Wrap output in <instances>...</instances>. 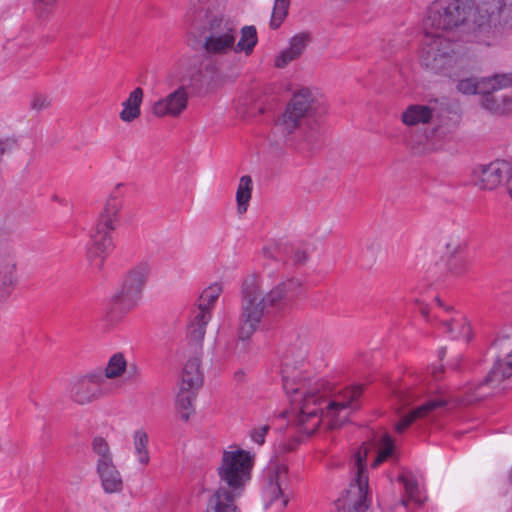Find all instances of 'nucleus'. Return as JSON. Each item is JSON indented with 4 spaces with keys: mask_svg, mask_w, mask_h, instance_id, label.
<instances>
[{
    "mask_svg": "<svg viewBox=\"0 0 512 512\" xmlns=\"http://www.w3.org/2000/svg\"><path fill=\"white\" fill-rule=\"evenodd\" d=\"M294 352L286 351L283 358L282 381L287 394H300L301 398L294 397L291 401L299 403L298 424L307 434L316 431L325 415L330 420V427L343 425L349 416L348 409H355L354 402L362 393V386H354L341 392L334 400L327 401L322 391L324 384L313 380L306 375L300 366L305 361V353L300 351L297 359L293 360Z\"/></svg>",
    "mask_w": 512,
    "mask_h": 512,
    "instance_id": "f257e3e1",
    "label": "nucleus"
},
{
    "mask_svg": "<svg viewBox=\"0 0 512 512\" xmlns=\"http://www.w3.org/2000/svg\"><path fill=\"white\" fill-rule=\"evenodd\" d=\"M227 0H190L185 13L191 45L202 52L204 61L191 71V86H201L205 74L217 72V61L231 54L234 38L239 37V21L225 9Z\"/></svg>",
    "mask_w": 512,
    "mask_h": 512,
    "instance_id": "f03ea898",
    "label": "nucleus"
},
{
    "mask_svg": "<svg viewBox=\"0 0 512 512\" xmlns=\"http://www.w3.org/2000/svg\"><path fill=\"white\" fill-rule=\"evenodd\" d=\"M512 20V0H437L427 11L424 33L458 40L464 33L485 34Z\"/></svg>",
    "mask_w": 512,
    "mask_h": 512,
    "instance_id": "7ed1b4c3",
    "label": "nucleus"
},
{
    "mask_svg": "<svg viewBox=\"0 0 512 512\" xmlns=\"http://www.w3.org/2000/svg\"><path fill=\"white\" fill-rule=\"evenodd\" d=\"M303 282L298 278H289L280 282L269 292L263 291L260 278L248 275L241 287V306L238 318V356L246 352V343L258 329L262 320L289 295L298 293Z\"/></svg>",
    "mask_w": 512,
    "mask_h": 512,
    "instance_id": "20e7f679",
    "label": "nucleus"
},
{
    "mask_svg": "<svg viewBox=\"0 0 512 512\" xmlns=\"http://www.w3.org/2000/svg\"><path fill=\"white\" fill-rule=\"evenodd\" d=\"M325 112L321 102L309 89L295 93L277 119L273 135L278 144L298 151L310 148L316 140V122Z\"/></svg>",
    "mask_w": 512,
    "mask_h": 512,
    "instance_id": "39448f33",
    "label": "nucleus"
},
{
    "mask_svg": "<svg viewBox=\"0 0 512 512\" xmlns=\"http://www.w3.org/2000/svg\"><path fill=\"white\" fill-rule=\"evenodd\" d=\"M253 466L252 456L242 450L224 451L217 467L218 487L207 500L204 512H241L236 500L250 480Z\"/></svg>",
    "mask_w": 512,
    "mask_h": 512,
    "instance_id": "423d86ee",
    "label": "nucleus"
},
{
    "mask_svg": "<svg viewBox=\"0 0 512 512\" xmlns=\"http://www.w3.org/2000/svg\"><path fill=\"white\" fill-rule=\"evenodd\" d=\"M456 41V39L442 34L424 33L420 55L422 67L435 74L458 78L463 65L455 48Z\"/></svg>",
    "mask_w": 512,
    "mask_h": 512,
    "instance_id": "0eeeda50",
    "label": "nucleus"
},
{
    "mask_svg": "<svg viewBox=\"0 0 512 512\" xmlns=\"http://www.w3.org/2000/svg\"><path fill=\"white\" fill-rule=\"evenodd\" d=\"M122 202L116 196H109L99 213L92 234V245L88 250V260L92 268L102 270L108 251L113 246L111 232L119 222Z\"/></svg>",
    "mask_w": 512,
    "mask_h": 512,
    "instance_id": "6e6552de",
    "label": "nucleus"
},
{
    "mask_svg": "<svg viewBox=\"0 0 512 512\" xmlns=\"http://www.w3.org/2000/svg\"><path fill=\"white\" fill-rule=\"evenodd\" d=\"M370 444L364 443L354 455L355 479L345 493L335 501L337 512H367L368 474L367 456Z\"/></svg>",
    "mask_w": 512,
    "mask_h": 512,
    "instance_id": "1a4fd4ad",
    "label": "nucleus"
},
{
    "mask_svg": "<svg viewBox=\"0 0 512 512\" xmlns=\"http://www.w3.org/2000/svg\"><path fill=\"white\" fill-rule=\"evenodd\" d=\"M150 265L140 262L131 267L124 275L120 289L111 298L112 308L127 312L136 306L145 288Z\"/></svg>",
    "mask_w": 512,
    "mask_h": 512,
    "instance_id": "9d476101",
    "label": "nucleus"
},
{
    "mask_svg": "<svg viewBox=\"0 0 512 512\" xmlns=\"http://www.w3.org/2000/svg\"><path fill=\"white\" fill-rule=\"evenodd\" d=\"M104 382L102 370L76 374L69 380L67 387L68 398L76 405L91 404L103 395Z\"/></svg>",
    "mask_w": 512,
    "mask_h": 512,
    "instance_id": "9b49d317",
    "label": "nucleus"
},
{
    "mask_svg": "<svg viewBox=\"0 0 512 512\" xmlns=\"http://www.w3.org/2000/svg\"><path fill=\"white\" fill-rule=\"evenodd\" d=\"M288 468L285 464H273L267 471V484L263 491L264 507L281 512L289 502Z\"/></svg>",
    "mask_w": 512,
    "mask_h": 512,
    "instance_id": "f8f14e48",
    "label": "nucleus"
},
{
    "mask_svg": "<svg viewBox=\"0 0 512 512\" xmlns=\"http://www.w3.org/2000/svg\"><path fill=\"white\" fill-rule=\"evenodd\" d=\"M16 284V259L10 231L0 226V301L6 299Z\"/></svg>",
    "mask_w": 512,
    "mask_h": 512,
    "instance_id": "ddd939ff",
    "label": "nucleus"
},
{
    "mask_svg": "<svg viewBox=\"0 0 512 512\" xmlns=\"http://www.w3.org/2000/svg\"><path fill=\"white\" fill-rule=\"evenodd\" d=\"M203 86H191L190 82L181 83L166 96L158 99L151 107L152 114L157 118H178L186 111L189 103V88L199 89Z\"/></svg>",
    "mask_w": 512,
    "mask_h": 512,
    "instance_id": "4468645a",
    "label": "nucleus"
},
{
    "mask_svg": "<svg viewBox=\"0 0 512 512\" xmlns=\"http://www.w3.org/2000/svg\"><path fill=\"white\" fill-rule=\"evenodd\" d=\"M222 291V284L213 283L201 293L199 297L198 312L189 327V335L194 341L200 342L204 338L206 325L211 318L209 310L219 298Z\"/></svg>",
    "mask_w": 512,
    "mask_h": 512,
    "instance_id": "2eb2a0df",
    "label": "nucleus"
},
{
    "mask_svg": "<svg viewBox=\"0 0 512 512\" xmlns=\"http://www.w3.org/2000/svg\"><path fill=\"white\" fill-rule=\"evenodd\" d=\"M474 176L479 189L494 190L512 177V163L498 159L489 164L479 165L474 170Z\"/></svg>",
    "mask_w": 512,
    "mask_h": 512,
    "instance_id": "dca6fc26",
    "label": "nucleus"
},
{
    "mask_svg": "<svg viewBox=\"0 0 512 512\" xmlns=\"http://www.w3.org/2000/svg\"><path fill=\"white\" fill-rule=\"evenodd\" d=\"M437 101H431L427 105H409L401 114V121L406 126L431 123L437 115Z\"/></svg>",
    "mask_w": 512,
    "mask_h": 512,
    "instance_id": "f3484780",
    "label": "nucleus"
},
{
    "mask_svg": "<svg viewBox=\"0 0 512 512\" xmlns=\"http://www.w3.org/2000/svg\"><path fill=\"white\" fill-rule=\"evenodd\" d=\"M432 122H435L434 126L426 131V138L432 144L452 140L459 124L456 119L442 115L439 110Z\"/></svg>",
    "mask_w": 512,
    "mask_h": 512,
    "instance_id": "a211bd4d",
    "label": "nucleus"
},
{
    "mask_svg": "<svg viewBox=\"0 0 512 512\" xmlns=\"http://www.w3.org/2000/svg\"><path fill=\"white\" fill-rule=\"evenodd\" d=\"M310 41L311 34L309 32L295 34L289 40V46L276 57L275 66L277 68H284L290 62L298 59L303 54Z\"/></svg>",
    "mask_w": 512,
    "mask_h": 512,
    "instance_id": "6ab92c4d",
    "label": "nucleus"
},
{
    "mask_svg": "<svg viewBox=\"0 0 512 512\" xmlns=\"http://www.w3.org/2000/svg\"><path fill=\"white\" fill-rule=\"evenodd\" d=\"M447 402L443 399H431L413 409L409 414L403 415L395 424L397 433H403L415 420L424 419L434 415L439 408L444 407Z\"/></svg>",
    "mask_w": 512,
    "mask_h": 512,
    "instance_id": "aec40b11",
    "label": "nucleus"
},
{
    "mask_svg": "<svg viewBox=\"0 0 512 512\" xmlns=\"http://www.w3.org/2000/svg\"><path fill=\"white\" fill-rule=\"evenodd\" d=\"M101 488L106 494H120L124 489V480L115 463L96 467Z\"/></svg>",
    "mask_w": 512,
    "mask_h": 512,
    "instance_id": "412c9836",
    "label": "nucleus"
},
{
    "mask_svg": "<svg viewBox=\"0 0 512 512\" xmlns=\"http://www.w3.org/2000/svg\"><path fill=\"white\" fill-rule=\"evenodd\" d=\"M512 375V353H508L505 359H497L489 370L486 377L478 384L477 389L483 387L495 388L499 386L505 379Z\"/></svg>",
    "mask_w": 512,
    "mask_h": 512,
    "instance_id": "4be33fe9",
    "label": "nucleus"
},
{
    "mask_svg": "<svg viewBox=\"0 0 512 512\" xmlns=\"http://www.w3.org/2000/svg\"><path fill=\"white\" fill-rule=\"evenodd\" d=\"M144 91L141 87L134 88L128 98L122 102V110L119 118L125 123H131L141 115V104L143 102Z\"/></svg>",
    "mask_w": 512,
    "mask_h": 512,
    "instance_id": "5701e85b",
    "label": "nucleus"
},
{
    "mask_svg": "<svg viewBox=\"0 0 512 512\" xmlns=\"http://www.w3.org/2000/svg\"><path fill=\"white\" fill-rule=\"evenodd\" d=\"M239 35V40H237L238 37L234 38L233 45L231 46V54L244 53L246 56L251 55L258 43L256 27L253 25L239 27Z\"/></svg>",
    "mask_w": 512,
    "mask_h": 512,
    "instance_id": "b1692460",
    "label": "nucleus"
},
{
    "mask_svg": "<svg viewBox=\"0 0 512 512\" xmlns=\"http://www.w3.org/2000/svg\"><path fill=\"white\" fill-rule=\"evenodd\" d=\"M481 104L495 115L504 116L512 112V97L506 94L487 92L483 95Z\"/></svg>",
    "mask_w": 512,
    "mask_h": 512,
    "instance_id": "393cba45",
    "label": "nucleus"
},
{
    "mask_svg": "<svg viewBox=\"0 0 512 512\" xmlns=\"http://www.w3.org/2000/svg\"><path fill=\"white\" fill-rule=\"evenodd\" d=\"M442 325L451 337L458 341L468 343L472 338V329L467 318L462 314H456L449 320H444Z\"/></svg>",
    "mask_w": 512,
    "mask_h": 512,
    "instance_id": "a878e982",
    "label": "nucleus"
},
{
    "mask_svg": "<svg viewBox=\"0 0 512 512\" xmlns=\"http://www.w3.org/2000/svg\"><path fill=\"white\" fill-rule=\"evenodd\" d=\"M202 384L200 360L197 357L189 359L183 368L181 384L187 389H197Z\"/></svg>",
    "mask_w": 512,
    "mask_h": 512,
    "instance_id": "bb28decb",
    "label": "nucleus"
},
{
    "mask_svg": "<svg viewBox=\"0 0 512 512\" xmlns=\"http://www.w3.org/2000/svg\"><path fill=\"white\" fill-rule=\"evenodd\" d=\"M253 182L249 175L240 178L236 191L237 213L242 215L247 212L252 197Z\"/></svg>",
    "mask_w": 512,
    "mask_h": 512,
    "instance_id": "cd10ccee",
    "label": "nucleus"
},
{
    "mask_svg": "<svg viewBox=\"0 0 512 512\" xmlns=\"http://www.w3.org/2000/svg\"><path fill=\"white\" fill-rule=\"evenodd\" d=\"M127 369V361L122 353L112 355L104 369L103 379H116L121 377Z\"/></svg>",
    "mask_w": 512,
    "mask_h": 512,
    "instance_id": "c85d7f7f",
    "label": "nucleus"
},
{
    "mask_svg": "<svg viewBox=\"0 0 512 512\" xmlns=\"http://www.w3.org/2000/svg\"><path fill=\"white\" fill-rule=\"evenodd\" d=\"M195 389H187L180 385V391L176 398L177 409L180 413V417L187 421L192 412V402L195 399Z\"/></svg>",
    "mask_w": 512,
    "mask_h": 512,
    "instance_id": "c756f323",
    "label": "nucleus"
},
{
    "mask_svg": "<svg viewBox=\"0 0 512 512\" xmlns=\"http://www.w3.org/2000/svg\"><path fill=\"white\" fill-rule=\"evenodd\" d=\"M92 451L96 455V467L112 463L113 454L111 452L108 442L102 437H95L91 444Z\"/></svg>",
    "mask_w": 512,
    "mask_h": 512,
    "instance_id": "7c9ffc66",
    "label": "nucleus"
},
{
    "mask_svg": "<svg viewBox=\"0 0 512 512\" xmlns=\"http://www.w3.org/2000/svg\"><path fill=\"white\" fill-rule=\"evenodd\" d=\"M148 441V435L144 430L140 429L135 431L133 436L134 449L138 462L142 465H147L150 461Z\"/></svg>",
    "mask_w": 512,
    "mask_h": 512,
    "instance_id": "2f4dec72",
    "label": "nucleus"
},
{
    "mask_svg": "<svg viewBox=\"0 0 512 512\" xmlns=\"http://www.w3.org/2000/svg\"><path fill=\"white\" fill-rule=\"evenodd\" d=\"M398 479L404 485L405 494L410 501L418 505H421L425 501V497L421 496L418 482L412 474H402Z\"/></svg>",
    "mask_w": 512,
    "mask_h": 512,
    "instance_id": "473e14b6",
    "label": "nucleus"
},
{
    "mask_svg": "<svg viewBox=\"0 0 512 512\" xmlns=\"http://www.w3.org/2000/svg\"><path fill=\"white\" fill-rule=\"evenodd\" d=\"M393 449L394 444L392 438L388 434H384L380 442V451L378 452L375 460L372 462V467L376 468L383 461H385L392 454Z\"/></svg>",
    "mask_w": 512,
    "mask_h": 512,
    "instance_id": "72a5a7b5",
    "label": "nucleus"
},
{
    "mask_svg": "<svg viewBox=\"0 0 512 512\" xmlns=\"http://www.w3.org/2000/svg\"><path fill=\"white\" fill-rule=\"evenodd\" d=\"M290 0H275L270 26L276 29L287 15Z\"/></svg>",
    "mask_w": 512,
    "mask_h": 512,
    "instance_id": "f704fd0d",
    "label": "nucleus"
},
{
    "mask_svg": "<svg viewBox=\"0 0 512 512\" xmlns=\"http://www.w3.org/2000/svg\"><path fill=\"white\" fill-rule=\"evenodd\" d=\"M457 90L465 95L476 94L478 91V82L475 78H464L458 80Z\"/></svg>",
    "mask_w": 512,
    "mask_h": 512,
    "instance_id": "c9c22d12",
    "label": "nucleus"
},
{
    "mask_svg": "<svg viewBox=\"0 0 512 512\" xmlns=\"http://www.w3.org/2000/svg\"><path fill=\"white\" fill-rule=\"evenodd\" d=\"M492 90L512 86V74H499L488 79Z\"/></svg>",
    "mask_w": 512,
    "mask_h": 512,
    "instance_id": "e433bc0d",
    "label": "nucleus"
},
{
    "mask_svg": "<svg viewBox=\"0 0 512 512\" xmlns=\"http://www.w3.org/2000/svg\"><path fill=\"white\" fill-rule=\"evenodd\" d=\"M56 0H35L34 8L39 18L47 17Z\"/></svg>",
    "mask_w": 512,
    "mask_h": 512,
    "instance_id": "4c0bfd02",
    "label": "nucleus"
},
{
    "mask_svg": "<svg viewBox=\"0 0 512 512\" xmlns=\"http://www.w3.org/2000/svg\"><path fill=\"white\" fill-rule=\"evenodd\" d=\"M291 259L294 265L303 266L308 262L309 255L306 250L296 248L292 251Z\"/></svg>",
    "mask_w": 512,
    "mask_h": 512,
    "instance_id": "58836bf2",
    "label": "nucleus"
},
{
    "mask_svg": "<svg viewBox=\"0 0 512 512\" xmlns=\"http://www.w3.org/2000/svg\"><path fill=\"white\" fill-rule=\"evenodd\" d=\"M270 430V427L268 425H263L257 428H254L251 432V438L254 442H256L259 445H262L265 441V436Z\"/></svg>",
    "mask_w": 512,
    "mask_h": 512,
    "instance_id": "ea45409f",
    "label": "nucleus"
},
{
    "mask_svg": "<svg viewBox=\"0 0 512 512\" xmlns=\"http://www.w3.org/2000/svg\"><path fill=\"white\" fill-rule=\"evenodd\" d=\"M50 100L46 96L37 95L33 98L31 107L34 110L40 111L48 108L50 106Z\"/></svg>",
    "mask_w": 512,
    "mask_h": 512,
    "instance_id": "a19ab883",
    "label": "nucleus"
},
{
    "mask_svg": "<svg viewBox=\"0 0 512 512\" xmlns=\"http://www.w3.org/2000/svg\"><path fill=\"white\" fill-rule=\"evenodd\" d=\"M12 146V143H10L8 140H0V157L8 151Z\"/></svg>",
    "mask_w": 512,
    "mask_h": 512,
    "instance_id": "79ce46f5",
    "label": "nucleus"
},
{
    "mask_svg": "<svg viewBox=\"0 0 512 512\" xmlns=\"http://www.w3.org/2000/svg\"><path fill=\"white\" fill-rule=\"evenodd\" d=\"M175 77H176V75L173 72H169L167 74L165 83L168 85V87H172L175 84V82H174Z\"/></svg>",
    "mask_w": 512,
    "mask_h": 512,
    "instance_id": "37998d69",
    "label": "nucleus"
},
{
    "mask_svg": "<svg viewBox=\"0 0 512 512\" xmlns=\"http://www.w3.org/2000/svg\"><path fill=\"white\" fill-rule=\"evenodd\" d=\"M262 252H263V255L266 257V258H271V259H274L275 258V255L272 251V249L270 247H264L262 249Z\"/></svg>",
    "mask_w": 512,
    "mask_h": 512,
    "instance_id": "c03bdc74",
    "label": "nucleus"
},
{
    "mask_svg": "<svg viewBox=\"0 0 512 512\" xmlns=\"http://www.w3.org/2000/svg\"><path fill=\"white\" fill-rule=\"evenodd\" d=\"M496 345L500 348V349H506L508 348L509 346V339H502V340H499Z\"/></svg>",
    "mask_w": 512,
    "mask_h": 512,
    "instance_id": "a18cd8bd",
    "label": "nucleus"
},
{
    "mask_svg": "<svg viewBox=\"0 0 512 512\" xmlns=\"http://www.w3.org/2000/svg\"><path fill=\"white\" fill-rule=\"evenodd\" d=\"M401 401L404 403V405H408L410 403V395L401 397Z\"/></svg>",
    "mask_w": 512,
    "mask_h": 512,
    "instance_id": "49530a36",
    "label": "nucleus"
},
{
    "mask_svg": "<svg viewBox=\"0 0 512 512\" xmlns=\"http://www.w3.org/2000/svg\"><path fill=\"white\" fill-rule=\"evenodd\" d=\"M436 301H437V304H438L439 306L444 307V308H445L446 310H448V311L453 309L452 307H446V306H444L443 302H442V301H441V299H439V298H436Z\"/></svg>",
    "mask_w": 512,
    "mask_h": 512,
    "instance_id": "de8ad7c7",
    "label": "nucleus"
},
{
    "mask_svg": "<svg viewBox=\"0 0 512 512\" xmlns=\"http://www.w3.org/2000/svg\"><path fill=\"white\" fill-rule=\"evenodd\" d=\"M244 376V372L242 370L235 373V377L240 380Z\"/></svg>",
    "mask_w": 512,
    "mask_h": 512,
    "instance_id": "09e8293b",
    "label": "nucleus"
},
{
    "mask_svg": "<svg viewBox=\"0 0 512 512\" xmlns=\"http://www.w3.org/2000/svg\"><path fill=\"white\" fill-rule=\"evenodd\" d=\"M420 312L421 314L424 316V317H427L428 316V309L426 307H422L420 309Z\"/></svg>",
    "mask_w": 512,
    "mask_h": 512,
    "instance_id": "8fccbe9b",
    "label": "nucleus"
},
{
    "mask_svg": "<svg viewBox=\"0 0 512 512\" xmlns=\"http://www.w3.org/2000/svg\"><path fill=\"white\" fill-rule=\"evenodd\" d=\"M401 504H402L403 506H407V500H406V499H402V500H401Z\"/></svg>",
    "mask_w": 512,
    "mask_h": 512,
    "instance_id": "3c124183",
    "label": "nucleus"
},
{
    "mask_svg": "<svg viewBox=\"0 0 512 512\" xmlns=\"http://www.w3.org/2000/svg\"><path fill=\"white\" fill-rule=\"evenodd\" d=\"M483 396H484V394H479V395L476 396V398H481Z\"/></svg>",
    "mask_w": 512,
    "mask_h": 512,
    "instance_id": "603ef678",
    "label": "nucleus"
}]
</instances>
